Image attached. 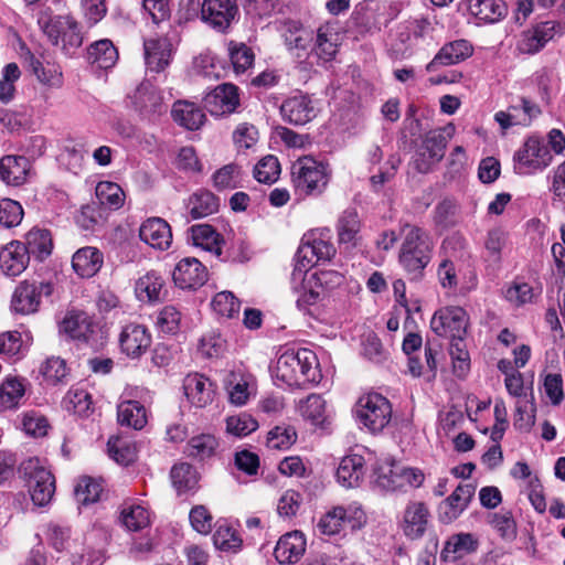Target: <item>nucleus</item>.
I'll return each instance as SVG.
<instances>
[{
	"instance_id": "f257e3e1",
	"label": "nucleus",
	"mask_w": 565,
	"mask_h": 565,
	"mask_svg": "<svg viewBox=\"0 0 565 565\" xmlns=\"http://www.w3.org/2000/svg\"><path fill=\"white\" fill-rule=\"evenodd\" d=\"M276 380L290 387H307L320 381L316 354L309 349L287 350L279 355L274 371Z\"/></svg>"
},
{
	"instance_id": "f03ea898",
	"label": "nucleus",
	"mask_w": 565,
	"mask_h": 565,
	"mask_svg": "<svg viewBox=\"0 0 565 565\" xmlns=\"http://www.w3.org/2000/svg\"><path fill=\"white\" fill-rule=\"evenodd\" d=\"M402 234L398 262L412 279H420L431 260L433 241L426 231L408 223L402 226Z\"/></svg>"
},
{
	"instance_id": "7ed1b4c3",
	"label": "nucleus",
	"mask_w": 565,
	"mask_h": 565,
	"mask_svg": "<svg viewBox=\"0 0 565 565\" xmlns=\"http://www.w3.org/2000/svg\"><path fill=\"white\" fill-rule=\"evenodd\" d=\"M455 126L448 124L443 128L428 131L413 157V166L419 173H428L441 161L448 141L455 135Z\"/></svg>"
},
{
	"instance_id": "20e7f679",
	"label": "nucleus",
	"mask_w": 565,
	"mask_h": 565,
	"mask_svg": "<svg viewBox=\"0 0 565 565\" xmlns=\"http://www.w3.org/2000/svg\"><path fill=\"white\" fill-rule=\"evenodd\" d=\"M291 181L300 193L319 194L329 182L327 166L310 156L299 158L291 166Z\"/></svg>"
},
{
	"instance_id": "39448f33",
	"label": "nucleus",
	"mask_w": 565,
	"mask_h": 565,
	"mask_svg": "<svg viewBox=\"0 0 565 565\" xmlns=\"http://www.w3.org/2000/svg\"><path fill=\"white\" fill-rule=\"evenodd\" d=\"M355 418L370 433L382 431L391 422L392 406L390 401L379 393L361 396L355 405Z\"/></svg>"
},
{
	"instance_id": "423d86ee",
	"label": "nucleus",
	"mask_w": 565,
	"mask_h": 565,
	"mask_svg": "<svg viewBox=\"0 0 565 565\" xmlns=\"http://www.w3.org/2000/svg\"><path fill=\"white\" fill-rule=\"evenodd\" d=\"M20 471L28 481L31 499L35 505L44 507L55 492V478L39 458H29L20 466Z\"/></svg>"
},
{
	"instance_id": "0eeeda50",
	"label": "nucleus",
	"mask_w": 565,
	"mask_h": 565,
	"mask_svg": "<svg viewBox=\"0 0 565 565\" xmlns=\"http://www.w3.org/2000/svg\"><path fill=\"white\" fill-rule=\"evenodd\" d=\"M292 279L302 281L301 288L296 289L298 294L296 305L299 310L307 312L310 307L317 305L320 300L321 290L316 288L317 286L322 287L329 281L339 285L343 277L333 271H320L319 274H312L308 277L306 269L296 267L292 271Z\"/></svg>"
},
{
	"instance_id": "6e6552de",
	"label": "nucleus",
	"mask_w": 565,
	"mask_h": 565,
	"mask_svg": "<svg viewBox=\"0 0 565 565\" xmlns=\"http://www.w3.org/2000/svg\"><path fill=\"white\" fill-rule=\"evenodd\" d=\"M513 161L518 174L529 175L548 167L552 162V154L542 141L530 137L514 153Z\"/></svg>"
},
{
	"instance_id": "1a4fd4ad",
	"label": "nucleus",
	"mask_w": 565,
	"mask_h": 565,
	"mask_svg": "<svg viewBox=\"0 0 565 565\" xmlns=\"http://www.w3.org/2000/svg\"><path fill=\"white\" fill-rule=\"evenodd\" d=\"M468 327V315L461 307L449 306L438 309L431 320L430 328L439 337L455 339L465 338Z\"/></svg>"
},
{
	"instance_id": "9d476101",
	"label": "nucleus",
	"mask_w": 565,
	"mask_h": 565,
	"mask_svg": "<svg viewBox=\"0 0 565 565\" xmlns=\"http://www.w3.org/2000/svg\"><path fill=\"white\" fill-rule=\"evenodd\" d=\"M135 109L148 120L154 121L167 113L162 93L150 81H143L131 95Z\"/></svg>"
},
{
	"instance_id": "9b49d317",
	"label": "nucleus",
	"mask_w": 565,
	"mask_h": 565,
	"mask_svg": "<svg viewBox=\"0 0 565 565\" xmlns=\"http://www.w3.org/2000/svg\"><path fill=\"white\" fill-rule=\"evenodd\" d=\"M51 292L52 286L50 284L23 280L13 292L11 307L18 313H33L39 309L42 295H50Z\"/></svg>"
},
{
	"instance_id": "f8f14e48",
	"label": "nucleus",
	"mask_w": 565,
	"mask_h": 565,
	"mask_svg": "<svg viewBox=\"0 0 565 565\" xmlns=\"http://www.w3.org/2000/svg\"><path fill=\"white\" fill-rule=\"evenodd\" d=\"M476 492L472 483H460L455 491L438 505V519L444 524L457 520L468 508Z\"/></svg>"
},
{
	"instance_id": "ddd939ff",
	"label": "nucleus",
	"mask_w": 565,
	"mask_h": 565,
	"mask_svg": "<svg viewBox=\"0 0 565 565\" xmlns=\"http://www.w3.org/2000/svg\"><path fill=\"white\" fill-rule=\"evenodd\" d=\"M239 105L238 89L235 85L224 83L216 86L204 97V106L212 116L232 114Z\"/></svg>"
},
{
	"instance_id": "4468645a",
	"label": "nucleus",
	"mask_w": 565,
	"mask_h": 565,
	"mask_svg": "<svg viewBox=\"0 0 565 565\" xmlns=\"http://www.w3.org/2000/svg\"><path fill=\"white\" fill-rule=\"evenodd\" d=\"M282 119L291 125H306L317 117L315 100L308 95H295L284 100L280 106Z\"/></svg>"
},
{
	"instance_id": "2eb2a0df",
	"label": "nucleus",
	"mask_w": 565,
	"mask_h": 565,
	"mask_svg": "<svg viewBox=\"0 0 565 565\" xmlns=\"http://www.w3.org/2000/svg\"><path fill=\"white\" fill-rule=\"evenodd\" d=\"M238 12L233 0H204L202 18L216 32H225Z\"/></svg>"
},
{
	"instance_id": "dca6fc26",
	"label": "nucleus",
	"mask_w": 565,
	"mask_h": 565,
	"mask_svg": "<svg viewBox=\"0 0 565 565\" xmlns=\"http://www.w3.org/2000/svg\"><path fill=\"white\" fill-rule=\"evenodd\" d=\"M174 284L181 289H196L207 280V269L196 258L181 259L172 273Z\"/></svg>"
},
{
	"instance_id": "f3484780",
	"label": "nucleus",
	"mask_w": 565,
	"mask_h": 565,
	"mask_svg": "<svg viewBox=\"0 0 565 565\" xmlns=\"http://www.w3.org/2000/svg\"><path fill=\"white\" fill-rule=\"evenodd\" d=\"M177 43L171 38H148L143 42L145 61L152 72H161L169 64Z\"/></svg>"
},
{
	"instance_id": "a211bd4d",
	"label": "nucleus",
	"mask_w": 565,
	"mask_h": 565,
	"mask_svg": "<svg viewBox=\"0 0 565 565\" xmlns=\"http://www.w3.org/2000/svg\"><path fill=\"white\" fill-rule=\"evenodd\" d=\"M139 237L143 243L159 250L168 249L172 242L170 225L160 217L145 221L139 228Z\"/></svg>"
},
{
	"instance_id": "6ab92c4d",
	"label": "nucleus",
	"mask_w": 565,
	"mask_h": 565,
	"mask_svg": "<svg viewBox=\"0 0 565 565\" xmlns=\"http://www.w3.org/2000/svg\"><path fill=\"white\" fill-rule=\"evenodd\" d=\"M30 257L24 244L12 241L0 252V268L8 277L21 275L28 267Z\"/></svg>"
},
{
	"instance_id": "aec40b11",
	"label": "nucleus",
	"mask_w": 565,
	"mask_h": 565,
	"mask_svg": "<svg viewBox=\"0 0 565 565\" xmlns=\"http://www.w3.org/2000/svg\"><path fill=\"white\" fill-rule=\"evenodd\" d=\"M119 343L124 353L130 358H138L150 347L151 335L146 327L130 323L121 330Z\"/></svg>"
},
{
	"instance_id": "412c9836",
	"label": "nucleus",
	"mask_w": 565,
	"mask_h": 565,
	"mask_svg": "<svg viewBox=\"0 0 565 565\" xmlns=\"http://www.w3.org/2000/svg\"><path fill=\"white\" fill-rule=\"evenodd\" d=\"M183 388L188 399L196 407H205L213 402L215 386L202 374H188L183 381Z\"/></svg>"
},
{
	"instance_id": "4be33fe9",
	"label": "nucleus",
	"mask_w": 565,
	"mask_h": 565,
	"mask_svg": "<svg viewBox=\"0 0 565 565\" xmlns=\"http://www.w3.org/2000/svg\"><path fill=\"white\" fill-rule=\"evenodd\" d=\"M429 510L423 502H409L403 518V532L411 540L420 539L429 522Z\"/></svg>"
},
{
	"instance_id": "5701e85b",
	"label": "nucleus",
	"mask_w": 565,
	"mask_h": 565,
	"mask_svg": "<svg viewBox=\"0 0 565 565\" xmlns=\"http://www.w3.org/2000/svg\"><path fill=\"white\" fill-rule=\"evenodd\" d=\"M18 45L20 58L28 67H30L32 73L41 83L51 86H57L61 84V72H58L55 66H43L42 62L34 56L21 38L18 39Z\"/></svg>"
},
{
	"instance_id": "b1692460",
	"label": "nucleus",
	"mask_w": 565,
	"mask_h": 565,
	"mask_svg": "<svg viewBox=\"0 0 565 565\" xmlns=\"http://www.w3.org/2000/svg\"><path fill=\"white\" fill-rule=\"evenodd\" d=\"M306 551V539L299 531L282 535L276 544L274 554L281 564L296 563Z\"/></svg>"
},
{
	"instance_id": "393cba45",
	"label": "nucleus",
	"mask_w": 565,
	"mask_h": 565,
	"mask_svg": "<svg viewBox=\"0 0 565 565\" xmlns=\"http://www.w3.org/2000/svg\"><path fill=\"white\" fill-rule=\"evenodd\" d=\"M472 54V45L466 39H458L444 45L430 61L426 70L435 72L439 65H452Z\"/></svg>"
},
{
	"instance_id": "a878e982",
	"label": "nucleus",
	"mask_w": 565,
	"mask_h": 565,
	"mask_svg": "<svg viewBox=\"0 0 565 565\" xmlns=\"http://www.w3.org/2000/svg\"><path fill=\"white\" fill-rule=\"evenodd\" d=\"M335 255V248L332 243L322 238H313L302 241L297 256L300 258V266L302 269L315 262L330 260Z\"/></svg>"
},
{
	"instance_id": "bb28decb",
	"label": "nucleus",
	"mask_w": 565,
	"mask_h": 565,
	"mask_svg": "<svg viewBox=\"0 0 565 565\" xmlns=\"http://www.w3.org/2000/svg\"><path fill=\"white\" fill-rule=\"evenodd\" d=\"M103 264V253L93 246L79 248L72 257V267L82 278L95 276L100 270Z\"/></svg>"
},
{
	"instance_id": "cd10ccee",
	"label": "nucleus",
	"mask_w": 565,
	"mask_h": 565,
	"mask_svg": "<svg viewBox=\"0 0 565 565\" xmlns=\"http://www.w3.org/2000/svg\"><path fill=\"white\" fill-rule=\"evenodd\" d=\"M38 24L45 35H76L79 32L76 20L68 15H52L47 10L38 15Z\"/></svg>"
},
{
	"instance_id": "c85d7f7f",
	"label": "nucleus",
	"mask_w": 565,
	"mask_h": 565,
	"mask_svg": "<svg viewBox=\"0 0 565 565\" xmlns=\"http://www.w3.org/2000/svg\"><path fill=\"white\" fill-rule=\"evenodd\" d=\"M365 471V460L361 455L345 456L337 469V480L348 489L355 488L362 482Z\"/></svg>"
},
{
	"instance_id": "c756f323",
	"label": "nucleus",
	"mask_w": 565,
	"mask_h": 565,
	"mask_svg": "<svg viewBox=\"0 0 565 565\" xmlns=\"http://www.w3.org/2000/svg\"><path fill=\"white\" fill-rule=\"evenodd\" d=\"M60 331L73 340L88 342L94 331V326L92 318L86 312L72 311L61 322Z\"/></svg>"
},
{
	"instance_id": "7c9ffc66",
	"label": "nucleus",
	"mask_w": 565,
	"mask_h": 565,
	"mask_svg": "<svg viewBox=\"0 0 565 565\" xmlns=\"http://www.w3.org/2000/svg\"><path fill=\"white\" fill-rule=\"evenodd\" d=\"M164 285L163 277L158 271L150 270L138 278L135 285V292L141 301H160L166 295Z\"/></svg>"
},
{
	"instance_id": "2f4dec72",
	"label": "nucleus",
	"mask_w": 565,
	"mask_h": 565,
	"mask_svg": "<svg viewBox=\"0 0 565 565\" xmlns=\"http://www.w3.org/2000/svg\"><path fill=\"white\" fill-rule=\"evenodd\" d=\"M173 120L188 130L200 129L205 120V114L194 103L178 100L171 109Z\"/></svg>"
},
{
	"instance_id": "473e14b6",
	"label": "nucleus",
	"mask_w": 565,
	"mask_h": 565,
	"mask_svg": "<svg viewBox=\"0 0 565 565\" xmlns=\"http://www.w3.org/2000/svg\"><path fill=\"white\" fill-rule=\"evenodd\" d=\"M469 11L479 23L492 24L507 15L508 8L502 0H469Z\"/></svg>"
},
{
	"instance_id": "72a5a7b5",
	"label": "nucleus",
	"mask_w": 565,
	"mask_h": 565,
	"mask_svg": "<svg viewBox=\"0 0 565 565\" xmlns=\"http://www.w3.org/2000/svg\"><path fill=\"white\" fill-rule=\"evenodd\" d=\"M26 381L18 376H6L0 385V408L3 411L19 407L24 399Z\"/></svg>"
},
{
	"instance_id": "f704fd0d",
	"label": "nucleus",
	"mask_w": 565,
	"mask_h": 565,
	"mask_svg": "<svg viewBox=\"0 0 565 565\" xmlns=\"http://www.w3.org/2000/svg\"><path fill=\"white\" fill-rule=\"evenodd\" d=\"M30 162L22 156H6L0 160V178L7 184L20 185L26 180Z\"/></svg>"
},
{
	"instance_id": "c9c22d12",
	"label": "nucleus",
	"mask_w": 565,
	"mask_h": 565,
	"mask_svg": "<svg viewBox=\"0 0 565 565\" xmlns=\"http://www.w3.org/2000/svg\"><path fill=\"white\" fill-rule=\"evenodd\" d=\"M191 239L195 246L214 254L216 257L222 255V245L224 239L212 225L196 224L190 227Z\"/></svg>"
},
{
	"instance_id": "e433bc0d",
	"label": "nucleus",
	"mask_w": 565,
	"mask_h": 565,
	"mask_svg": "<svg viewBox=\"0 0 565 565\" xmlns=\"http://www.w3.org/2000/svg\"><path fill=\"white\" fill-rule=\"evenodd\" d=\"M218 440L212 434H200L190 438L184 454L196 461H205L216 455Z\"/></svg>"
},
{
	"instance_id": "4c0bfd02",
	"label": "nucleus",
	"mask_w": 565,
	"mask_h": 565,
	"mask_svg": "<svg viewBox=\"0 0 565 565\" xmlns=\"http://www.w3.org/2000/svg\"><path fill=\"white\" fill-rule=\"evenodd\" d=\"M361 230V221L355 209L344 210L337 222L339 244L355 246Z\"/></svg>"
},
{
	"instance_id": "58836bf2",
	"label": "nucleus",
	"mask_w": 565,
	"mask_h": 565,
	"mask_svg": "<svg viewBox=\"0 0 565 565\" xmlns=\"http://www.w3.org/2000/svg\"><path fill=\"white\" fill-rule=\"evenodd\" d=\"M24 248L28 249L29 257L42 262L47 258L53 248L51 233L47 230L32 228L25 235Z\"/></svg>"
},
{
	"instance_id": "ea45409f",
	"label": "nucleus",
	"mask_w": 565,
	"mask_h": 565,
	"mask_svg": "<svg viewBox=\"0 0 565 565\" xmlns=\"http://www.w3.org/2000/svg\"><path fill=\"white\" fill-rule=\"evenodd\" d=\"M117 419L121 426L139 430L147 424L146 408L137 401H124L117 407Z\"/></svg>"
},
{
	"instance_id": "a19ab883",
	"label": "nucleus",
	"mask_w": 565,
	"mask_h": 565,
	"mask_svg": "<svg viewBox=\"0 0 565 565\" xmlns=\"http://www.w3.org/2000/svg\"><path fill=\"white\" fill-rule=\"evenodd\" d=\"M87 57L92 64H96L99 68L107 70L117 62L118 52L108 38H103L90 44L87 50Z\"/></svg>"
},
{
	"instance_id": "79ce46f5",
	"label": "nucleus",
	"mask_w": 565,
	"mask_h": 565,
	"mask_svg": "<svg viewBox=\"0 0 565 565\" xmlns=\"http://www.w3.org/2000/svg\"><path fill=\"white\" fill-rule=\"evenodd\" d=\"M218 199L210 191L193 193L188 201V211L192 220L212 215L218 211Z\"/></svg>"
},
{
	"instance_id": "37998d69",
	"label": "nucleus",
	"mask_w": 565,
	"mask_h": 565,
	"mask_svg": "<svg viewBox=\"0 0 565 565\" xmlns=\"http://www.w3.org/2000/svg\"><path fill=\"white\" fill-rule=\"evenodd\" d=\"M170 478L179 494L194 490L199 483L196 469L188 462L174 465L170 471Z\"/></svg>"
},
{
	"instance_id": "c03bdc74",
	"label": "nucleus",
	"mask_w": 565,
	"mask_h": 565,
	"mask_svg": "<svg viewBox=\"0 0 565 565\" xmlns=\"http://www.w3.org/2000/svg\"><path fill=\"white\" fill-rule=\"evenodd\" d=\"M406 467L399 465H385L380 467L376 484L385 491L402 490L405 486Z\"/></svg>"
},
{
	"instance_id": "a18cd8bd",
	"label": "nucleus",
	"mask_w": 565,
	"mask_h": 565,
	"mask_svg": "<svg viewBox=\"0 0 565 565\" xmlns=\"http://www.w3.org/2000/svg\"><path fill=\"white\" fill-rule=\"evenodd\" d=\"M437 350L427 344L425 347L424 361L417 356H409V373L415 377L424 376L427 381L434 380L437 371Z\"/></svg>"
},
{
	"instance_id": "49530a36",
	"label": "nucleus",
	"mask_w": 565,
	"mask_h": 565,
	"mask_svg": "<svg viewBox=\"0 0 565 565\" xmlns=\"http://www.w3.org/2000/svg\"><path fill=\"white\" fill-rule=\"evenodd\" d=\"M478 547V541L470 533H459L452 535L446 543L441 554L445 558L451 557L456 561L469 553H472Z\"/></svg>"
},
{
	"instance_id": "de8ad7c7",
	"label": "nucleus",
	"mask_w": 565,
	"mask_h": 565,
	"mask_svg": "<svg viewBox=\"0 0 565 565\" xmlns=\"http://www.w3.org/2000/svg\"><path fill=\"white\" fill-rule=\"evenodd\" d=\"M228 399L235 406H243L250 396L248 377L239 372H231L226 377Z\"/></svg>"
},
{
	"instance_id": "09e8293b",
	"label": "nucleus",
	"mask_w": 565,
	"mask_h": 565,
	"mask_svg": "<svg viewBox=\"0 0 565 565\" xmlns=\"http://www.w3.org/2000/svg\"><path fill=\"white\" fill-rule=\"evenodd\" d=\"M536 405L534 395L516 399L514 427L521 431H530L535 424Z\"/></svg>"
},
{
	"instance_id": "8fccbe9b",
	"label": "nucleus",
	"mask_w": 565,
	"mask_h": 565,
	"mask_svg": "<svg viewBox=\"0 0 565 565\" xmlns=\"http://www.w3.org/2000/svg\"><path fill=\"white\" fill-rule=\"evenodd\" d=\"M433 222L437 228L448 230L458 223V205L451 199H444L434 209Z\"/></svg>"
},
{
	"instance_id": "3c124183",
	"label": "nucleus",
	"mask_w": 565,
	"mask_h": 565,
	"mask_svg": "<svg viewBox=\"0 0 565 565\" xmlns=\"http://www.w3.org/2000/svg\"><path fill=\"white\" fill-rule=\"evenodd\" d=\"M300 415L313 425H322L326 419V401L318 394H310L299 403Z\"/></svg>"
},
{
	"instance_id": "603ef678",
	"label": "nucleus",
	"mask_w": 565,
	"mask_h": 565,
	"mask_svg": "<svg viewBox=\"0 0 565 565\" xmlns=\"http://www.w3.org/2000/svg\"><path fill=\"white\" fill-rule=\"evenodd\" d=\"M96 196L100 204L118 210L125 202V193L120 185L110 181H100L96 185Z\"/></svg>"
},
{
	"instance_id": "864d4df0",
	"label": "nucleus",
	"mask_w": 565,
	"mask_h": 565,
	"mask_svg": "<svg viewBox=\"0 0 565 565\" xmlns=\"http://www.w3.org/2000/svg\"><path fill=\"white\" fill-rule=\"evenodd\" d=\"M465 338L451 339L449 353L452 360L454 373L465 377L470 371V355L466 349Z\"/></svg>"
},
{
	"instance_id": "5fc2aeb1",
	"label": "nucleus",
	"mask_w": 565,
	"mask_h": 565,
	"mask_svg": "<svg viewBox=\"0 0 565 565\" xmlns=\"http://www.w3.org/2000/svg\"><path fill=\"white\" fill-rule=\"evenodd\" d=\"M213 543L217 550L235 553L242 546V539L230 525L217 522L216 530L213 534Z\"/></svg>"
},
{
	"instance_id": "6e6d98bb",
	"label": "nucleus",
	"mask_w": 565,
	"mask_h": 565,
	"mask_svg": "<svg viewBox=\"0 0 565 565\" xmlns=\"http://www.w3.org/2000/svg\"><path fill=\"white\" fill-rule=\"evenodd\" d=\"M107 449L109 457L122 466H128L136 459L135 446L120 437H110Z\"/></svg>"
},
{
	"instance_id": "4d7b16f0",
	"label": "nucleus",
	"mask_w": 565,
	"mask_h": 565,
	"mask_svg": "<svg viewBox=\"0 0 565 565\" xmlns=\"http://www.w3.org/2000/svg\"><path fill=\"white\" fill-rule=\"evenodd\" d=\"M121 523L129 531H140L150 523L148 511L138 504L125 507L120 514Z\"/></svg>"
},
{
	"instance_id": "13d9d810",
	"label": "nucleus",
	"mask_w": 565,
	"mask_h": 565,
	"mask_svg": "<svg viewBox=\"0 0 565 565\" xmlns=\"http://www.w3.org/2000/svg\"><path fill=\"white\" fill-rule=\"evenodd\" d=\"M213 311L224 318H234L238 315L241 302L231 291L217 292L212 300Z\"/></svg>"
},
{
	"instance_id": "bf43d9fd",
	"label": "nucleus",
	"mask_w": 565,
	"mask_h": 565,
	"mask_svg": "<svg viewBox=\"0 0 565 565\" xmlns=\"http://www.w3.org/2000/svg\"><path fill=\"white\" fill-rule=\"evenodd\" d=\"M507 243V234L501 228L490 230L484 239L486 260L498 265Z\"/></svg>"
},
{
	"instance_id": "052dcab7",
	"label": "nucleus",
	"mask_w": 565,
	"mask_h": 565,
	"mask_svg": "<svg viewBox=\"0 0 565 565\" xmlns=\"http://www.w3.org/2000/svg\"><path fill=\"white\" fill-rule=\"evenodd\" d=\"M257 428V420L247 413L228 416L226 419V431L236 437H245Z\"/></svg>"
},
{
	"instance_id": "680f3d73",
	"label": "nucleus",
	"mask_w": 565,
	"mask_h": 565,
	"mask_svg": "<svg viewBox=\"0 0 565 565\" xmlns=\"http://www.w3.org/2000/svg\"><path fill=\"white\" fill-rule=\"evenodd\" d=\"M67 411H72L79 416H86L92 409V396L83 388L70 390L64 398Z\"/></svg>"
},
{
	"instance_id": "e2e57ef3",
	"label": "nucleus",
	"mask_w": 565,
	"mask_h": 565,
	"mask_svg": "<svg viewBox=\"0 0 565 565\" xmlns=\"http://www.w3.org/2000/svg\"><path fill=\"white\" fill-rule=\"evenodd\" d=\"M228 54L237 73L245 72L254 63L255 55L252 49L244 43L231 41L228 43Z\"/></svg>"
},
{
	"instance_id": "0e129e2a",
	"label": "nucleus",
	"mask_w": 565,
	"mask_h": 565,
	"mask_svg": "<svg viewBox=\"0 0 565 565\" xmlns=\"http://www.w3.org/2000/svg\"><path fill=\"white\" fill-rule=\"evenodd\" d=\"M280 173V164L275 156L260 159L254 168V177L260 183H274Z\"/></svg>"
},
{
	"instance_id": "69168bd1",
	"label": "nucleus",
	"mask_w": 565,
	"mask_h": 565,
	"mask_svg": "<svg viewBox=\"0 0 565 565\" xmlns=\"http://www.w3.org/2000/svg\"><path fill=\"white\" fill-rule=\"evenodd\" d=\"M41 374L49 384L61 383L68 374L65 360L58 356H51L45 360L40 369Z\"/></svg>"
},
{
	"instance_id": "338daca9",
	"label": "nucleus",
	"mask_w": 565,
	"mask_h": 565,
	"mask_svg": "<svg viewBox=\"0 0 565 565\" xmlns=\"http://www.w3.org/2000/svg\"><path fill=\"white\" fill-rule=\"evenodd\" d=\"M241 167L228 163L213 174V184L217 190L235 189L239 183Z\"/></svg>"
},
{
	"instance_id": "774afa93",
	"label": "nucleus",
	"mask_w": 565,
	"mask_h": 565,
	"mask_svg": "<svg viewBox=\"0 0 565 565\" xmlns=\"http://www.w3.org/2000/svg\"><path fill=\"white\" fill-rule=\"evenodd\" d=\"M297 439L296 430L290 426H276L267 436V446L270 449H288Z\"/></svg>"
}]
</instances>
